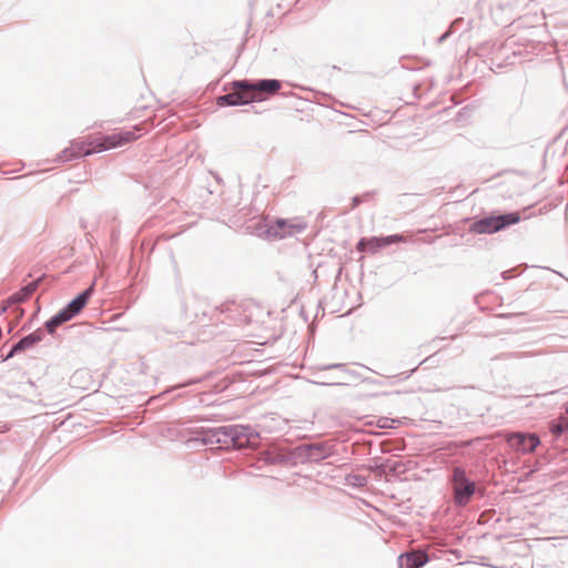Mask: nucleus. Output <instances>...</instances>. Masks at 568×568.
<instances>
[{
	"label": "nucleus",
	"mask_w": 568,
	"mask_h": 568,
	"mask_svg": "<svg viewBox=\"0 0 568 568\" xmlns=\"http://www.w3.org/2000/svg\"><path fill=\"white\" fill-rule=\"evenodd\" d=\"M38 341L33 335H29L22 338L12 349V353L24 349L27 347L32 346Z\"/></svg>",
	"instance_id": "nucleus-11"
},
{
	"label": "nucleus",
	"mask_w": 568,
	"mask_h": 568,
	"mask_svg": "<svg viewBox=\"0 0 568 568\" xmlns=\"http://www.w3.org/2000/svg\"><path fill=\"white\" fill-rule=\"evenodd\" d=\"M405 239L402 235H390L386 237H371V239H362L357 243V251L359 252H368L376 253L379 248L390 245L393 243L403 242Z\"/></svg>",
	"instance_id": "nucleus-7"
},
{
	"label": "nucleus",
	"mask_w": 568,
	"mask_h": 568,
	"mask_svg": "<svg viewBox=\"0 0 568 568\" xmlns=\"http://www.w3.org/2000/svg\"><path fill=\"white\" fill-rule=\"evenodd\" d=\"M427 555L423 551H413L400 555L398 558L399 568H419L427 562Z\"/></svg>",
	"instance_id": "nucleus-8"
},
{
	"label": "nucleus",
	"mask_w": 568,
	"mask_h": 568,
	"mask_svg": "<svg viewBox=\"0 0 568 568\" xmlns=\"http://www.w3.org/2000/svg\"><path fill=\"white\" fill-rule=\"evenodd\" d=\"M509 446L520 453H532L539 445V438L535 434L510 433L506 435Z\"/></svg>",
	"instance_id": "nucleus-6"
},
{
	"label": "nucleus",
	"mask_w": 568,
	"mask_h": 568,
	"mask_svg": "<svg viewBox=\"0 0 568 568\" xmlns=\"http://www.w3.org/2000/svg\"><path fill=\"white\" fill-rule=\"evenodd\" d=\"M282 84L278 80H261L256 83L235 81L233 91L217 98L219 105H241L252 101H262L267 95L276 94Z\"/></svg>",
	"instance_id": "nucleus-1"
},
{
	"label": "nucleus",
	"mask_w": 568,
	"mask_h": 568,
	"mask_svg": "<svg viewBox=\"0 0 568 568\" xmlns=\"http://www.w3.org/2000/svg\"><path fill=\"white\" fill-rule=\"evenodd\" d=\"M135 139H138V135L132 131L113 133L105 136H90L85 140L73 141L71 145L64 150V156L67 159L87 156L92 153H99L122 146Z\"/></svg>",
	"instance_id": "nucleus-2"
},
{
	"label": "nucleus",
	"mask_w": 568,
	"mask_h": 568,
	"mask_svg": "<svg viewBox=\"0 0 568 568\" xmlns=\"http://www.w3.org/2000/svg\"><path fill=\"white\" fill-rule=\"evenodd\" d=\"M93 292V286H90L83 293L78 295L72 302L68 304V306L53 316L49 322H47L45 326L50 334H53L55 328L63 324L64 322L71 320L74 315L80 313V311L87 305L91 294Z\"/></svg>",
	"instance_id": "nucleus-4"
},
{
	"label": "nucleus",
	"mask_w": 568,
	"mask_h": 568,
	"mask_svg": "<svg viewBox=\"0 0 568 568\" xmlns=\"http://www.w3.org/2000/svg\"><path fill=\"white\" fill-rule=\"evenodd\" d=\"M276 226L281 230L282 236L292 235L305 229V224H293L284 220L276 221Z\"/></svg>",
	"instance_id": "nucleus-10"
},
{
	"label": "nucleus",
	"mask_w": 568,
	"mask_h": 568,
	"mask_svg": "<svg viewBox=\"0 0 568 568\" xmlns=\"http://www.w3.org/2000/svg\"><path fill=\"white\" fill-rule=\"evenodd\" d=\"M453 485L455 490V499L459 505L468 503L470 496L475 491V484L470 483L464 469L456 467L453 470Z\"/></svg>",
	"instance_id": "nucleus-5"
},
{
	"label": "nucleus",
	"mask_w": 568,
	"mask_h": 568,
	"mask_svg": "<svg viewBox=\"0 0 568 568\" xmlns=\"http://www.w3.org/2000/svg\"><path fill=\"white\" fill-rule=\"evenodd\" d=\"M519 221L520 216L516 212L498 216H488L474 222L469 231L475 234H491L508 225L516 224Z\"/></svg>",
	"instance_id": "nucleus-3"
},
{
	"label": "nucleus",
	"mask_w": 568,
	"mask_h": 568,
	"mask_svg": "<svg viewBox=\"0 0 568 568\" xmlns=\"http://www.w3.org/2000/svg\"><path fill=\"white\" fill-rule=\"evenodd\" d=\"M39 282L40 280H37V281H33L29 284H27L26 286H23L21 290H19L18 292H16L14 294H12L7 303L9 305L11 304H17V303H23L26 302L27 300L30 298V296L36 292V290L38 288L39 286Z\"/></svg>",
	"instance_id": "nucleus-9"
},
{
	"label": "nucleus",
	"mask_w": 568,
	"mask_h": 568,
	"mask_svg": "<svg viewBox=\"0 0 568 568\" xmlns=\"http://www.w3.org/2000/svg\"><path fill=\"white\" fill-rule=\"evenodd\" d=\"M551 430H552L554 434L559 435V434L562 433L564 426L561 424L554 425L551 427Z\"/></svg>",
	"instance_id": "nucleus-12"
}]
</instances>
